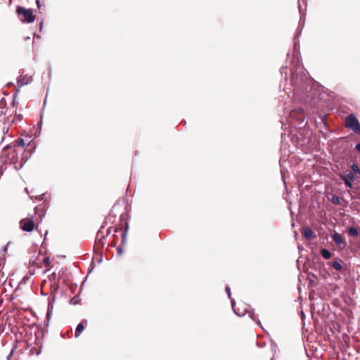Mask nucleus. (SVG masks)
Here are the masks:
<instances>
[{
  "label": "nucleus",
  "instance_id": "1",
  "mask_svg": "<svg viewBox=\"0 0 360 360\" xmlns=\"http://www.w3.org/2000/svg\"><path fill=\"white\" fill-rule=\"evenodd\" d=\"M297 39L298 37H294V52L292 60L293 67L291 68L290 80V84L294 89L292 99L299 102H310L316 100L318 90L307 70L300 65V44ZM288 98L291 99L290 95H288Z\"/></svg>",
  "mask_w": 360,
  "mask_h": 360
},
{
  "label": "nucleus",
  "instance_id": "2",
  "mask_svg": "<svg viewBox=\"0 0 360 360\" xmlns=\"http://www.w3.org/2000/svg\"><path fill=\"white\" fill-rule=\"evenodd\" d=\"M16 12L22 22L31 23L35 20V17L31 9H27L22 6H18Z\"/></svg>",
  "mask_w": 360,
  "mask_h": 360
},
{
  "label": "nucleus",
  "instance_id": "3",
  "mask_svg": "<svg viewBox=\"0 0 360 360\" xmlns=\"http://www.w3.org/2000/svg\"><path fill=\"white\" fill-rule=\"evenodd\" d=\"M289 120L290 122H296L302 124L305 120V112L302 108H295L289 112Z\"/></svg>",
  "mask_w": 360,
  "mask_h": 360
},
{
  "label": "nucleus",
  "instance_id": "4",
  "mask_svg": "<svg viewBox=\"0 0 360 360\" xmlns=\"http://www.w3.org/2000/svg\"><path fill=\"white\" fill-rule=\"evenodd\" d=\"M345 127L352 129L356 134H360V123L354 114H350L346 117Z\"/></svg>",
  "mask_w": 360,
  "mask_h": 360
},
{
  "label": "nucleus",
  "instance_id": "5",
  "mask_svg": "<svg viewBox=\"0 0 360 360\" xmlns=\"http://www.w3.org/2000/svg\"><path fill=\"white\" fill-rule=\"evenodd\" d=\"M235 304H236V302L235 300H231V307H232V309L234 311V313L238 316H244L246 313H248L249 314V316L253 320L255 321V323L259 326H262V324H261V322L259 319H257L255 317V314L252 311H248L247 310V309H244L243 310H240V309H236L235 308Z\"/></svg>",
  "mask_w": 360,
  "mask_h": 360
},
{
  "label": "nucleus",
  "instance_id": "6",
  "mask_svg": "<svg viewBox=\"0 0 360 360\" xmlns=\"http://www.w3.org/2000/svg\"><path fill=\"white\" fill-rule=\"evenodd\" d=\"M21 75L18 77L17 78V84H18V89H16V92L14 94V97H15L18 94V92L19 91V89L24 85H26L29 83H30L32 80V76L27 77H23L22 74L24 73V70H21Z\"/></svg>",
  "mask_w": 360,
  "mask_h": 360
},
{
  "label": "nucleus",
  "instance_id": "7",
  "mask_svg": "<svg viewBox=\"0 0 360 360\" xmlns=\"http://www.w3.org/2000/svg\"><path fill=\"white\" fill-rule=\"evenodd\" d=\"M11 151L7 154L6 159L4 162L6 164H15L18 162V157L16 152V149L11 148Z\"/></svg>",
  "mask_w": 360,
  "mask_h": 360
},
{
  "label": "nucleus",
  "instance_id": "8",
  "mask_svg": "<svg viewBox=\"0 0 360 360\" xmlns=\"http://www.w3.org/2000/svg\"><path fill=\"white\" fill-rule=\"evenodd\" d=\"M340 179L344 181L345 186L349 188H352V181L355 179L354 174L349 172L347 175L342 174L340 176Z\"/></svg>",
  "mask_w": 360,
  "mask_h": 360
},
{
  "label": "nucleus",
  "instance_id": "9",
  "mask_svg": "<svg viewBox=\"0 0 360 360\" xmlns=\"http://www.w3.org/2000/svg\"><path fill=\"white\" fill-rule=\"evenodd\" d=\"M20 224L22 229L25 231L30 232L34 229V224L33 220L32 219H30L28 221L22 220L20 221Z\"/></svg>",
  "mask_w": 360,
  "mask_h": 360
},
{
  "label": "nucleus",
  "instance_id": "10",
  "mask_svg": "<svg viewBox=\"0 0 360 360\" xmlns=\"http://www.w3.org/2000/svg\"><path fill=\"white\" fill-rule=\"evenodd\" d=\"M105 222H103L97 232L96 238L97 245H101L102 247L103 246V239L105 237V236L103 234V229L105 228Z\"/></svg>",
  "mask_w": 360,
  "mask_h": 360
},
{
  "label": "nucleus",
  "instance_id": "11",
  "mask_svg": "<svg viewBox=\"0 0 360 360\" xmlns=\"http://www.w3.org/2000/svg\"><path fill=\"white\" fill-rule=\"evenodd\" d=\"M333 240L337 243L341 249L345 248L346 243L343 240L341 235L338 233H335L332 236Z\"/></svg>",
  "mask_w": 360,
  "mask_h": 360
},
{
  "label": "nucleus",
  "instance_id": "12",
  "mask_svg": "<svg viewBox=\"0 0 360 360\" xmlns=\"http://www.w3.org/2000/svg\"><path fill=\"white\" fill-rule=\"evenodd\" d=\"M18 146L25 148V143L23 139H18V140L13 141L11 145H6V146L4 147V150H6L7 148H16V147Z\"/></svg>",
  "mask_w": 360,
  "mask_h": 360
},
{
  "label": "nucleus",
  "instance_id": "13",
  "mask_svg": "<svg viewBox=\"0 0 360 360\" xmlns=\"http://www.w3.org/2000/svg\"><path fill=\"white\" fill-rule=\"evenodd\" d=\"M342 260L338 259L332 262H329L328 264H330L336 271L341 272L342 271Z\"/></svg>",
  "mask_w": 360,
  "mask_h": 360
},
{
  "label": "nucleus",
  "instance_id": "14",
  "mask_svg": "<svg viewBox=\"0 0 360 360\" xmlns=\"http://www.w3.org/2000/svg\"><path fill=\"white\" fill-rule=\"evenodd\" d=\"M303 236L307 240H311L312 238H314L316 237V235L314 234V231L309 227H305L304 229V231L302 232Z\"/></svg>",
  "mask_w": 360,
  "mask_h": 360
},
{
  "label": "nucleus",
  "instance_id": "15",
  "mask_svg": "<svg viewBox=\"0 0 360 360\" xmlns=\"http://www.w3.org/2000/svg\"><path fill=\"white\" fill-rule=\"evenodd\" d=\"M84 322L87 323V321L84 320V321L79 323L77 326V328H76V330H75V338H78L80 335V334L82 333V332L84 330V326L83 324Z\"/></svg>",
  "mask_w": 360,
  "mask_h": 360
},
{
  "label": "nucleus",
  "instance_id": "16",
  "mask_svg": "<svg viewBox=\"0 0 360 360\" xmlns=\"http://www.w3.org/2000/svg\"><path fill=\"white\" fill-rule=\"evenodd\" d=\"M304 23V19H302V18H301L299 21V25H298V27L297 29V32L295 34V38L300 37V35L302 31V29H303Z\"/></svg>",
  "mask_w": 360,
  "mask_h": 360
},
{
  "label": "nucleus",
  "instance_id": "17",
  "mask_svg": "<svg viewBox=\"0 0 360 360\" xmlns=\"http://www.w3.org/2000/svg\"><path fill=\"white\" fill-rule=\"evenodd\" d=\"M321 255L326 259H328L331 257V252L325 248L321 250Z\"/></svg>",
  "mask_w": 360,
  "mask_h": 360
},
{
  "label": "nucleus",
  "instance_id": "18",
  "mask_svg": "<svg viewBox=\"0 0 360 360\" xmlns=\"http://www.w3.org/2000/svg\"><path fill=\"white\" fill-rule=\"evenodd\" d=\"M348 232L349 233V235L352 236H354V237H356L359 236V229L356 227H349V230H348Z\"/></svg>",
  "mask_w": 360,
  "mask_h": 360
},
{
  "label": "nucleus",
  "instance_id": "19",
  "mask_svg": "<svg viewBox=\"0 0 360 360\" xmlns=\"http://www.w3.org/2000/svg\"><path fill=\"white\" fill-rule=\"evenodd\" d=\"M129 229V224L127 223L125 224V229L124 231L122 234V245H124L127 240V231Z\"/></svg>",
  "mask_w": 360,
  "mask_h": 360
},
{
  "label": "nucleus",
  "instance_id": "20",
  "mask_svg": "<svg viewBox=\"0 0 360 360\" xmlns=\"http://www.w3.org/2000/svg\"><path fill=\"white\" fill-rule=\"evenodd\" d=\"M331 202L334 205H339L340 203V198L339 196L333 195L331 197Z\"/></svg>",
  "mask_w": 360,
  "mask_h": 360
},
{
  "label": "nucleus",
  "instance_id": "21",
  "mask_svg": "<svg viewBox=\"0 0 360 360\" xmlns=\"http://www.w3.org/2000/svg\"><path fill=\"white\" fill-rule=\"evenodd\" d=\"M351 168H352V171L354 172V173H355V174L360 173V169L356 164L353 163L351 166Z\"/></svg>",
  "mask_w": 360,
  "mask_h": 360
},
{
  "label": "nucleus",
  "instance_id": "22",
  "mask_svg": "<svg viewBox=\"0 0 360 360\" xmlns=\"http://www.w3.org/2000/svg\"><path fill=\"white\" fill-rule=\"evenodd\" d=\"M280 72H281V75L283 76H284L285 77V80L287 79V68L286 67H282L281 69H280Z\"/></svg>",
  "mask_w": 360,
  "mask_h": 360
},
{
  "label": "nucleus",
  "instance_id": "23",
  "mask_svg": "<svg viewBox=\"0 0 360 360\" xmlns=\"http://www.w3.org/2000/svg\"><path fill=\"white\" fill-rule=\"evenodd\" d=\"M30 352L32 354H36L37 355H39L41 353V350H38L35 347H32L30 350Z\"/></svg>",
  "mask_w": 360,
  "mask_h": 360
},
{
  "label": "nucleus",
  "instance_id": "24",
  "mask_svg": "<svg viewBox=\"0 0 360 360\" xmlns=\"http://www.w3.org/2000/svg\"><path fill=\"white\" fill-rule=\"evenodd\" d=\"M112 230H113L114 233H116V232L118 231V229L117 228L110 227V228H108V229L107 231L106 236H108L111 233Z\"/></svg>",
  "mask_w": 360,
  "mask_h": 360
},
{
  "label": "nucleus",
  "instance_id": "25",
  "mask_svg": "<svg viewBox=\"0 0 360 360\" xmlns=\"http://www.w3.org/2000/svg\"><path fill=\"white\" fill-rule=\"evenodd\" d=\"M15 349V347H13L12 348V349L11 350V352H10L9 354H8V355L7 356V357H6V359H7V360H10V359H11V356H13V352H14Z\"/></svg>",
  "mask_w": 360,
  "mask_h": 360
},
{
  "label": "nucleus",
  "instance_id": "26",
  "mask_svg": "<svg viewBox=\"0 0 360 360\" xmlns=\"http://www.w3.org/2000/svg\"><path fill=\"white\" fill-rule=\"evenodd\" d=\"M43 262L46 264V266L49 265L50 259L49 257H46L43 259Z\"/></svg>",
  "mask_w": 360,
  "mask_h": 360
},
{
  "label": "nucleus",
  "instance_id": "27",
  "mask_svg": "<svg viewBox=\"0 0 360 360\" xmlns=\"http://www.w3.org/2000/svg\"><path fill=\"white\" fill-rule=\"evenodd\" d=\"M226 292L229 298H231V289L229 286H226L225 288Z\"/></svg>",
  "mask_w": 360,
  "mask_h": 360
},
{
  "label": "nucleus",
  "instance_id": "28",
  "mask_svg": "<svg viewBox=\"0 0 360 360\" xmlns=\"http://www.w3.org/2000/svg\"><path fill=\"white\" fill-rule=\"evenodd\" d=\"M117 252L119 255H121L123 252V249L121 245L118 246L117 248Z\"/></svg>",
  "mask_w": 360,
  "mask_h": 360
},
{
  "label": "nucleus",
  "instance_id": "29",
  "mask_svg": "<svg viewBox=\"0 0 360 360\" xmlns=\"http://www.w3.org/2000/svg\"><path fill=\"white\" fill-rule=\"evenodd\" d=\"M10 243H11V242L7 243V244L2 248L1 252H6L7 249H8V246L9 245Z\"/></svg>",
  "mask_w": 360,
  "mask_h": 360
},
{
  "label": "nucleus",
  "instance_id": "30",
  "mask_svg": "<svg viewBox=\"0 0 360 360\" xmlns=\"http://www.w3.org/2000/svg\"><path fill=\"white\" fill-rule=\"evenodd\" d=\"M53 308V304L51 303V299H49V308H48V313H47V316L49 315V311H50V309H52Z\"/></svg>",
  "mask_w": 360,
  "mask_h": 360
},
{
  "label": "nucleus",
  "instance_id": "31",
  "mask_svg": "<svg viewBox=\"0 0 360 360\" xmlns=\"http://www.w3.org/2000/svg\"><path fill=\"white\" fill-rule=\"evenodd\" d=\"M355 148L360 153V143L356 144Z\"/></svg>",
  "mask_w": 360,
  "mask_h": 360
},
{
  "label": "nucleus",
  "instance_id": "32",
  "mask_svg": "<svg viewBox=\"0 0 360 360\" xmlns=\"http://www.w3.org/2000/svg\"><path fill=\"white\" fill-rule=\"evenodd\" d=\"M43 27V22L41 21L39 25V30L41 31Z\"/></svg>",
  "mask_w": 360,
  "mask_h": 360
},
{
  "label": "nucleus",
  "instance_id": "33",
  "mask_svg": "<svg viewBox=\"0 0 360 360\" xmlns=\"http://www.w3.org/2000/svg\"><path fill=\"white\" fill-rule=\"evenodd\" d=\"M16 116H17V117H18V119L19 120H21L22 119V115H16Z\"/></svg>",
  "mask_w": 360,
  "mask_h": 360
},
{
  "label": "nucleus",
  "instance_id": "34",
  "mask_svg": "<svg viewBox=\"0 0 360 360\" xmlns=\"http://www.w3.org/2000/svg\"><path fill=\"white\" fill-rule=\"evenodd\" d=\"M36 3L37 4L38 8H40V1H39V0H36Z\"/></svg>",
  "mask_w": 360,
  "mask_h": 360
},
{
  "label": "nucleus",
  "instance_id": "35",
  "mask_svg": "<svg viewBox=\"0 0 360 360\" xmlns=\"http://www.w3.org/2000/svg\"><path fill=\"white\" fill-rule=\"evenodd\" d=\"M34 37H36L37 38H39L40 37L39 35L34 34Z\"/></svg>",
  "mask_w": 360,
  "mask_h": 360
},
{
  "label": "nucleus",
  "instance_id": "36",
  "mask_svg": "<svg viewBox=\"0 0 360 360\" xmlns=\"http://www.w3.org/2000/svg\"><path fill=\"white\" fill-rule=\"evenodd\" d=\"M30 38L29 37L25 38V40H29Z\"/></svg>",
  "mask_w": 360,
  "mask_h": 360
},
{
  "label": "nucleus",
  "instance_id": "37",
  "mask_svg": "<svg viewBox=\"0 0 360 360\" xmlns=\"http://www.w3.org/2000/svg\"><path fill=\"white\" fill-rule=\"evenodd\" d=\"M112 246H115V243H113L112 244Z\"/></svg>",
  "mask_w": 360,
  "mask_h": 360
}]
</instances>
